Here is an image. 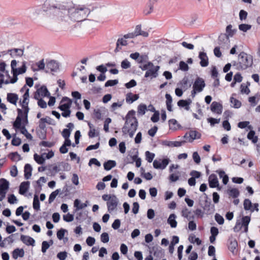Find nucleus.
<instances>
[{
    "instance_id": "nucleus-60",
    "label": "nucleus",
    "mask_w": 260,
    "mask_h": 260,
    "mask_svg": "<svg viewBox=\"0 0 260 260\" xmlns=\"http://www.w3.org/2000/svg\"><path fill=\"white\" fill-rule=\"evenodd\" d=\"M67 232V230L61 229L57 232V237L58 239L62 240L64 236L65 232Z\"/></svg>"
},
{
    "instance_id": "nucleus-35",
    "label": "nucleus",
    "mask_w": 260,
    "mask_h": 260,
    "mask_svg": "<svg viewBox=\"0 0 260 260\" xmlns=\"http://www.w3.org/2000/svg\"><path fill=\"white\" fill-rule=\"evenodd\" d=\"M166 99V105L167 110L170 112L172 111V98L169 93H166L165 95Z\"/></svg>"
},
{
    "instance_id": "nucleus-16",
    "label": "nucleus",
    "mask_w": 260,
    "mask_h": 260,
    "mask_svg": "<svg viewBox=\"0 0 260 260\" xmlns=\"http://www.w3.org/2000/svg\"><path fill=\"white\" fill-rule=\"evenodd\" d=\"M159 69V67L158 66H154L153 64V66L150 67L149 69L146 71L145 77L147 78L151 77L152 78H156L158 76V71Z\"/></svg>"
},
{
    "instance_id": "nucleus-17",
    "label": "nucleus",
    "mask_w": 260,
    "mask_h": 260,
    "mask_svg": "<svg viewBox=\"0 0 260 260\" xmlns=\"http://www.w3.org/2000/svg\"><path fill=\"white\" fill-rule=\"evenodd\" d=\"M17 111L18 116L13 123V126L15 128L17 129H21L22 127L21 126L22 118L24 114L23 113L22 110L20 109H18Z\"/></svg>"
},
{
    "instance_id": "nucleus-27",
    "label": "nucleus",
    "mask_w": 260,
    "mask_h": 260,
    "mask_svg": "<svg viewBox=\"0 0 260 260\" xmlns=\"http://www.w3.org/2000/svg\"><path fill=\"white\" fill-rule=\"evenodd\" d=\"M191 103V100L188 99L187 100H180L178 103V106L181 107H185L186 110H189V105Z\"/></svg>"
},
{
    "instance_id": "nucleus-24",
    "label": "nucleus",
    "mask_w": 260,
    "mask_h": 260,
    "mask_svg": "<svg viewBox=\"0 0 260 260\" xmlns=\"http://www.w3.org/2000/svg\"><path fill=\"white\" fill-rule=\"evenodd\" d=\"M88 202L86 201L84 203H80V201L78 199H76L74 201V206L75 208V212H77V211L85 208L87 206Z\"/></svg>"
},
{
    "instance_id": "nucleus-56",
    "label": "nucleus",
    "mask_w": 260,
    "mask_h": 260,
    "mask_svg": "<svg viewBox=\"0 0 260 260\" xmlns=\"http://www.w3.org/2000/svg\"><path fill=\"white\" fill-rule=\"evenodd\" d=\"M101 241L103 243H107L109 241V235L107 233H103L101 236Z\"/></svg>"
},
{
    "instance_id": "nucleus-7",
    "label": "nucleus",
    "mask_w": 260,
    "mask_h": 260,
    "mask_svg": "<svg viewBox=\"0 0 260 260\" xmlns=\"http://www.w3.org/2000/svg\"><path fill=\"white\" fill-rule=\"evenodd\" d=\"M250 221V217L248 216H245L242 217V221H237L236 225L234 228V231L235 232H239L242 226L244 228V232L247 233L248 232V224Z\"/></svg>"
},
{
    "instance_id": "nucleus-28",
    "label": "nucleus",
    "mask_w": 260,
    "mask_h": 260,
    "mask_svg": "<svg viewBox=\"0 0 260 260\" xmlns=\"http://www.w3.org/2000/svg\"><path fill=\"white\" fill-rule=\"evenodd\" d=\"M127 38H125L124 36L122 38L118 39L117 43H116V48L115 50V52H118L120 49H121V47L120 46H126L127 44V41L126 40Z\"/></svg>"
},
{
    "instance_id": "nucleus-12",
    "label": "nucleus",
    "mask_w": 260,
    "mask_h": 260,
    "mask_svg": "<svg viewBox=\"0 0 260 260\" xmlns=\"http://www.w3.org/2000/svg\"><path fill=\"white\" fill-rule=\"evenodd\" d=\"M9 184V182L6 179H0V201H2L5 198Z\"/></svg>"
},
{
    "instance_id": "nucleus-30",
    "label": "nucleus",
    "mask_w": 260,
    "mask_h": 260,
    "mask_svg": "<svg viewBox=\"0 0 260 260\" xmlns=\"http://www.w3.org/2000/svg\"><path fill=\"white\" fill-rule=\"evenodd\" d=\"M7 98L8 102L15 105H16L18 100V95L15 93H8Z\"/></svg>"
},
{
    "instance_id": "nucleus-22",
    "label": "nucleus",
    "mask_w": 260,
    "mask_h": 260,
    "mask_svg": "<svg viewBox=\"0 0 260 260\" xmlns=\"http://www.w3.org/2000/svg\"><path fill=\"white\" fill-rule=\"evenodd\" d=\"M203 198L205 199L204 203L201 201L200 204L204 211L209 212L210 210L211 201H208V197L206 193L204 194Z\"/></svg>"
},
{
    "instance_id": "nucleus-62",
    "label": "nucleus",
    "mask_w": 260,
    "mask_h": 260,
    "mask_svg": "<svg viewBox=\"0 0 260 260\" xmlns=\"http://www.w3.org/2000/svg\"><path fill=\"white\" fill-rule=\"evenodd\" d=\"M179 69L182 71H186L188 70L189 68L186 63L181 61L179 63Z\"/></svg>"
},
{
    "instance_id": "nucleus-58",
    "label": "nucleus",
    "mask_w": 260,
    "mask_h": 260,
    "mask_svg": "<svg viewBox=\"0 0 260 260\" xmlns=\"http://www.w3.org/2000/svg\"><path fill=\"white\" fill-rule=\"evenodd\" d=\"M118 83V80H110L107 81L105 84V87L112 86L117 84Z\"/></svg>"
},
{
    "instance_id": "nucleus-1",
    "label": "nucleus",
    "mask_w": 260,
    "mask_h": 260,
    "mask_svg": "<svg viewBox=\"0 0 260 260\" xmlns=\"http://www.w3.org/2000/svg\"><path fill=\"white\" fill-rule=\"evenodd\" d=\"M72 3L69 0L58 1V9L55 10L56 15L68 22L82 21L88 15L91 18L98 19L101 15L96 10L90 12L87 8H75L72 7Z\"/></svg>"
},
{
    "instance_id": "nucleus-57",
    "label": "nucleus",
    "mask_w": 260,
    "mask_h": 260,
    "mask_svg": "<svg viewBox=\"0 0 260 260\" xmlns=\"http://www.w3.org/2000/svg\"><path fill=\"white\" fill-rule=\"evenodd\" d=\"M241 92L242 93L248 94L250 92V90L247 85L243 83L241 85Z\"/></svg>"
},
{
    "instance_id": "nucleus-8",
    "label": "nucleus",
    "mask_w": 260,
    "mask_h": 260,
    "mask_svg": "<svg viewBox=\"0 0 260 260\" xmlns=\"http://www.w3.org/2000/svg\"><path fill=\"white\" fill-rule=\"evenodd\" d=\"M59 69V63L54 59L46 60V73L57 72Z\"/></svg>"
},
{
    "instance_id": "nucleus-15",
    "label": "nucleus",
    "mask_w": 260,
    "mask_h": 260,
    "mask_svg": "<svg viewBox=\"0 0 260 260\" xmlns=\"http://www.w3.org/2000/svg\"><path fill=\"white\" fill-rule=\"evenodd\" d=\"M205 86L204 80L202 78L198 77L193 84L192 88L197 90L198 92H201L203 91Z\"/></svg>"
},
{
    "instance_id": "nucleus-11",
    "label": "nucleus",
    "mask_w": 260,
    "mask_h": 260,
    "mask_svg": "<svg viewBox=\"0 0 260 260\" xmlns=\"http://www.w3.org/2000/svg\"><path fill=\"white\" fill-rule=\"evenodd\" d=\"M142 36L144 37H147L148 36V33L146 31H143L141 29V27L139 25H137L136 27L135 31L131 33H128L126 35H124L125 38H134L138 36Z\"/></svg>"
},
{
    "instance_id": "nucleus-5",
    "label": "nucleus",
    "mask_w": 260,
    "mask_h": 260,
    "mask_svg": "<svg viewBox=\"0 0 260 260\" xmlns=\"http://www.w3.org/2000/svg\"><path fill=\"white\" fill-rule=\"evenodd\" d=\"M29 89L24 85L20 90L21 92H24L23 95L22 101H20L22 108L24 109V116L26 121H27V114L29 112V108H28V99H29Z\"/></svg>"
},
{
    "instance_id": "nucleus-6",
    "label": "nucleus",
    "mask_w": 260,
    "mask_h": 260,
    "mask_svg": "<svg viewBox=\"0 0 260 260\" xmlns=\"http://www.w3.org/2000/svg\"><path fill=\"white\" fill-rule=\"evenodd\" d=\"M72 104V100L67 97H64L61 100L58 108L62 111L61 115L63 117H69L70 116L71 113L70 108Z\"/></svg>"
},
{
    "instance_id": "nucleus-48",
    "label": "nucleus",
    "mask_w": 260,
    "mask_h": 260,
    "mask_svg": "<svg viewBox=\"0 0 260 260\" xmlns=\"http://www.w3.org/2000/svg\"><path fill=\"white\" fill-rule=\"evenodd\" d=\"M146 159L149 162H151L155 157V154L153 153L147 151L145 152Z\"/></svg>"
},
{
    "instance_id": "nucleus-50",
    "label": "nucleus",
    "mask_w": 260,
    "mask_h": 260,
    "mask_svg": "<svg viewBox=\"0 0 260 260\" xmlns=\"http://www.w3.org/2000/svg\"><path fill=\"white\" fill-rule=\"evenodd\" d=\"M146 110V106L144 104H141L138 106V113L140 115H144Z\"/></svg>"
},
{
    "instance_id": "nucleus-40",
    "label": "nucleus",
    "mask_w": 260,
    "mask_h": 260,
    "mask_svg": "<svg viewBox=\"0 0 260 260\" xmlns=\"http://www.w3.org/2000/svg\"><path fill=\"white\" fill-rule=\"evenodd\" d=\"M230 102L232 105V106L235 108H239L241 106V103L239 100L233 97H231Z\"/></svg>"
},
{
    "instance_id": "nucleus-29",
    "label": "nucleus",
    "mask_w": 260,
    "mask_h": 260,
    "mask_svg": "<svg viewBox=\"0 0 260 260\" xmlns=\"http://www.w3.org/2000/svg\"><path fill=\"white\" fill-rule=\"evenodd\" d=\"M243 206L244 209L246 211L249 210L251 212H253L254 211L253 205L249 199H246L244 200L243 202Z\"/></svg>"
},
{
    "instance_id": "nucleus-41",
    "label": "nucleus",
    "mask_w": 260,
    "mask_h": 260,
    "mask_svg": "<svg viewBox=\"0 0 260 260\" xmlns=\"http://www.w3.org/2000/svg\"><path fill=\"white\" fill-rule=\"evenodd\" d=\"M254 135H255L254 131H250L247 135V138L249 140H251L252 143H256L258 140V138H257V137L254 136Z\"/></svg>"
},
{
    "instance_id": "nucleus-47",
    "label": "nucleus",
    "mask_w": 260,
    "mask_h": 260,
    "mask_svg": "<svg viewBox=\"0 0 260 260\" xmlns=\"http://www.w3.org/2000/svg\"><path fill=\"white\" fill-rule=\"evenodd\" d=\"M251 25L247 24H241L239 25V29L243 32H246L250 29Z\"/></svg>"
},
{
    "instance_id": "nucleus-4",
    "label": "nucleus",
    "mask_w": 260,
    "mask_h": 260,
    "mask_svg": "<svg viewBox=\"0 0 260 260\" xmlns=\"http://www.w3.org/2000/svg\"><path fill=\"white\" fill-rule=\"evenodd\" d=\"M253 63L252 56L244 52H241L238 55L239 67L241 69H246L250 67Z\"/></svg>"
},
{
    "instance_id": "nucleus-33",
    "label": "nucleus",
    "mask_w": 260,
    "mask_h": 260,
    "mask_svg": "<svg viewBox=\"0 0 260 260\" xmlns=\"http://www.w3.org/2000/svg\"><path fill=\"white\" fill-rule=\"evenodd\" d=\"M138 99V94H133L132 93H127L126 96V101L129 104H132Z\"/></svg>"
},
{
    "instance_id": "nucleus-23",
    "label": "nucleus",
    "mask_w": 260,
    "mask_h": 260,
    "mask_svg": "<svg viewBox=\"0 0 260 260\" xmlns=\"http://www.w3.org/2000/svg\"><path fill=\"white\" fill-rule=\"evenodd\" d=\"M199 57L201 59L200 64L202 67H206L208 66L209 63L208 58L206 53L203 52H200Z\"/></svg>"
},
{
    "instance_id": "nucleus-39",
    "label": "nucleus",
    "mask_w": 260,
    "mask_h": 260,
    "mask_svg": "<svg viewBox=\"0 0 260 260\" xmlns=\"http://www.w3.org/2000/svg\"><path fill=\"white\" fill-rule=\"evenodd\" d=\"M228 193L233 198H237L239 196V191L237 188H231L228 190Z\"/></svg>"
},
{
    "instance_id": "nucleus-32",
    "label": "nucleus",
    "mask_w": 260,
    "mask_h": 260,
    "mask_svg": "<svg viewBox=\"0 0 260 260\" xmlns=\"http://www.w3.org/2000/svg\"><path fill=\"white\" fill-rule=\"evenodd\" d=\"M32 170V167L29 164H27L25 165L24 177L26 179H28L31 176Z\"/></svg>"
},
{
    "instance_id": "nucleus-61",
    "label": "nucleus",
    "mask_w": 260,
    "mask_h": 260,
    "mask_svg": "<svg viewBox=\"0 0 260 260\" xmlns=\"http://www.w3.org/2000/svg\"><path fill=\"white\" fill-rule=\"evenodd\" d=\"M121 66L122 69H127L131 67V63L127 59H124L121 62Z\"/></svg>"
},
{
    "instance_id": "nucleus-64",
    "label": "nucleus",
    "mask_w": 260,
    "mask_h": 260,
    "mask_svg": "<svg viewBox=\"0 0 260 260\" xmlns=\"http://www.w3.org/2000/svg\"><path fill=\"white\" fill-rule=\"evenodd\" d=\"M169 126L171 129H176L177 127L176 125L177 124V121L174 119H171L169 121Z\"/></svg>"
},
{
    "instance_id": "nucleus-55",
    "label": "nucleus",
    "mask_w": 260,
    "mask_h": 260,
    "mask_svg": "<svg viewBox=\"0 0 260 260\" xmlns=\"http://www.w3.org/2000/svg\"><path fill=\"white\" fill-rule=\"evenodd\" d=\"M207 121L210 123L211 126H213L215 124H217L220 122V119H216L214 118H209L207 119Z\"/></svg>"
},
{
    "instance_id": "nucleus-44",
    "label": "nucleus",
    "mask_w": 260,
    "mask_h": 260,
    "mask_svg": "<svg viewBox=\"0 0 260 260\" xmlns=\"http://www.w3.org/2000/svg\"><path fill=\"white\" fill-rule=\"evenodd\" d=\"M249 121H242L238 123V126L240 128H244L247 127L249 129H251L252 126L249 125Z\"/></svg>"
},
{
    "instance_id": "nucleus-59",
    "label": "nucleus",
    "mask_w": 260,
    "mask_h": 260,
    "mask_svg": "<svg viewBox=\"0 0 260 260\" xmlns=\"http://www.w3.org/2000/svg\"><path fill=\"white\" fill-rule=\"evenodd\" d=\"M63 219L66 222H71L74 220V215L70 213L63 216Z\"/></svg>"
},
{
    "instance_id": "nucleus-46",
    "label": "nucleus",
    "mask_w": 260,
    "mask_h": 260,
    "mask_svg": "<svg viewBox=\"0 0 260 260\" xmlns=\"http://www.w3.org/2000/svg\"><path fill=\"white\" fill-rule=\"evenodd\" d=\"M189 136L192 141L196 139H199L201 137L200 134L195 131H191L189 133Z\"/></svg>"
},
{
    "instance_id": "nucleus-43",
    "label": "nucleus",
    "mask_w": 260,
    "mask_h": 260,
    "mask_svg": "<svg viewBox=\"0 0 260 260\" xmlns=\"http://www.w3.org/2000/svg\"><path fill=\"white\" fill-rule=\"evenodd\" d=\"M34 159L39 164H43L45 162V158L43 155H39L37 153H35L34 155Z\"/></svg>"
},
{
    "instance_id": "nucleus-21",
    "label": "nucleus",
    "mask_w": 260,
    "mask_h": 260,
    "mask_svg": "<svg viewBox=\"0 0 260 260\" xmlns=\"http://www.w3.org/2000/svg\"><path fill=\"white\" fill-rule=\"evenodd\" d=\"M209 186L211 188H215L218 187L219 182L215 174H211L209 176Z\"/></svg>"
},
{
    "instance_id": "nucleus-14",
    "label": "nucleus",
    "mask_w": 260,
    "mask_h": 260,
    "mask_svg": "<svg viewBox=\"0 0 260 260\" xmlns=\"http://www.w3.org/2000/svg\"><path fill=\"white\" fill-rule=\"evenodd\" d=\"M118 204V199L116 196L113 195L112 196V198L110 201H108L107 202L108 210L110 213H111L113 211L116 209L117 206Z\"/></svg>"
},
{
    "instance_id": "nucleus-25",
    "label": "nucleus",
    "mask_w": 260,
    "mask_h": 260,
    "mask_svg": "<svg viewBox=\"0 0 260 260\" xmlns=\"http://www.w3.org/2000/svg\"><path fill=\"white\" fill-rule=\"evenodd\" d=\"M30 183L29 181L23 182L19 187V192L21 194H25L28 190Z\"/></svg>"
},
{
    "instance_id": "nucleus-51",
    "label": "nucleus",
    "mask_w": 260,
    "mask_h": 260,
    "mask_svg": "<svg viewBox=\"0 0 260 260\" xmlns=\"http://www.w3.org/2000/svg\"><path fill=\"white\" fill-rule=\"evenodd\" d=\"M9 156L13 160H19L20 159V155L17 152L10 153Z\"/></svg>"
},
{
    "instance_id": "nucleus-54",
    "label": "nucleus",
    "mask_w": 260,
    "mask_h": 260,
    "mask_svg": "<svg viewBox=\"0 0 260 260\" xmlns=\"http://www.w3.org/2000/svg\"><path fill=\"white\" fill-rule=\"evenodd\" d=\"M215 219L219 224H223L224 223V218L222 216L218 213H216L215 215Z\"/></svg>"
},
{
    "instance_id": "nucleus-34",
    "label": "nucleus",
    "mask_w": 260,
    "mask_h": 260,
    "mask_svg": "<svg viewBox=\"0 0 260 260\" xmlns=\"http://www.w3.org/2000/svg\"><path fill=\"white\" fill-rule=\"evenodd\" d=\"M116 165V162L115 160H109L104 164V169L109 171L115 167Z\"/></svg>"
},
{
    "instance_id": "nucleus-37",
    "label": "nucleus",
    "mask_w": 260,
    "mask_h": 260,
    "mask_svg": "<svg viewBox=\"0 0 260 260\" xmlns=\"http://www.w3.org/2000/svg\"><path fill=\"white\" fill-rule=\"evenodd\" d=\"M38 68L34 69V71L46 70V61L45 62L44 59H42L36 63Z\"/></svg>"
},
{
    "instance_id": "nucleus-13",
    "label": "nucleus",
    "mask_w": 260,
    "mask_h": 260,
    "mask_svg": "<svg viewBox=\"0 0 260 260\" xmlns=\"http://www.w3.org/2000/svg\"><path fill=\"white\" fill-rule=\"evenodd\" d=\"M170 162L169 158H165L162 160H154L153 162V167L156 169H165Z\"/></svg>"
},
{
    "instance_id": "nucleus-45",
    "label": "nucleus",
    "mask_w": 260,
    "mask_h": 260,
    "mask_svg": "<svg viewBox=\"0 0 260 260\" xmlns=\"http://www.w3.org/2000/svg\"><path fill=\"white\" fill-rule=\"evenodd\" d=\"M20 131L21 133L23 134L27 139L30 140L32 139V136L28 132L27 130L26 129L24 126L21 127Z\"/></svg>"
},
{
    "instance_id": "nucleus-38",
    "label": "nucleus",
    "mask_w": 260,
    "mask_h": 260,
    "mask_svg": "<svg viewBox=\"0 0 260 260\" xmlns=\"http://www.w3.org/2000/svg\"><path fill=\"white\" fill-rule=\"evenodd\" d=\"M233 26L231 24L228 25L226 27V33L225 34L228 36V37H232L234 34L236 33L237 30L235 29H232Z\"/></svg>"
},
{
    "instance_id": "nucleus-10",
    "label": "nucleus",
    "mask_w": 260,
    "mask_h": 260,
    "mask_svg": "<svg viewBox=\"0 0 260 260\" xmlns=\"http://www.w3.org/2000/svg\"><path fill=\"white\" fill-rule=\"evenodd\" d=\"M50 94L46 86H42L38 88L34 94V99L38 100L40 98L44 97H49Z\"/></svg>"
},
{
    "instance_id": "nucleus-9",
    "label": "nucleus",
    "mask_w": 260,
    "mask_h": 260,
    "mask_svg": "<svg viewBox=\"0 0 260 260\" xmlns=\"http://www.w3.org/2000/svg\"><path fill=\"white\" fill-rule=\"evenodd\" d=\"M17 61L16 60H13L11 61V66L13 73V76H17L19 74L24 73L26 71V62L23 61L22 66L18 69L16 68Z\"/></svg>"
},
{
    "instance_id": "nucleus-20",
    "label": "nucleus",
    "mask_w": 260,
    "mask_h": 260,
    "mask_svg": "<svg viewBox=\"0 0 260 260\" xmlns=\"http://www.w3.org/2000/svg\"><path fill=\"white\" fill-rule=\"evenodd\" d=\"M23 50L21 49L14 48L8 50V53L10 54L12 58L21 57L23 54Z\"/></svg>"
},
{
    "instance_id": "nucleus-36",
    "label": "nucleus",
    "mask_w": 260,
    "mask_h": 260,
    "mask_svg": "<svg viewBox=\"0 0 260 260\" xmlns=\"http://www.w3.org/2000/svg\"><path fill=\"white\" fill-rule=\"evenodd\" d=\"M24 254V250L22 249L16 248L13 251L12 256L14 259H17L18 256L23 257Z\"/></svg>"
},
{
    "instance_id": "nucleus-26",
    "label": "nucleus",
    "mask_w": 260,
    "mask_h": 260,
    "mask_svg": "<svg viewBox=\"0 0 260 260\" xmlns=\"http://www.w3.org/2000/svg\"><path fill=\"white\" fill-rule=\"evenodd\" d=\"M21 240L27 245L34 246L35 243V240L28 236L21 235Z\"/></svg>"
},
{
    "instance_id": "nucleus-18",
    "label": "nucleus",
    "mask_w": 260,
    "mask_h": 260,
    "mask_svg": "<svg viewBox=\"0 0 260 260\" xmlns=\"http://www.w3.org/2000/svg\"><path fill=\"white\" fill-rule=\"evenodd\" d=\"M222 105L217 102H213L211 104V110L212 112L217 114H221L222 113Z\"/></svg>"
},
{
    "instance_id": "nucleus-3",
    "label": "nucleus",
    "mask_w": 260,
    "mask_h": 260,
    "mask_svg": "<svg viewBox=\"0 0 260 260\" xmlns=\"http://www.w3.org/2000/svg\"><path fill=\"white\" fill-rule=\"evenodd\" d=\"M135 111H129L125 117V122L122 128L124 134H128L131 138H133L138 126V122L136 118Z\"/></svg>"
},
{
    "instance_id": "nucleus-2",
    "label": "nucleus",
    "mask_w": 260,
    "mask_h": 260,
    "mask_svg": "<svg viewBox=\"0 0 260 260\" xmlns=\"http://www.w3.org/2000/svg\"><path fill=\"white\" fill-rule=\"evenodd\" d=\"M55 9H58V1L57 0H46L42 7L30 10L29 16L32 19H37L44 15H49L51 13L56 14Z\"/></svg>"
},
{
    "instance_id": "nucleus-19",
    "label": "nucleus",
    "mask_w": 260,
    "mask_h": 260,
    "mask_svg": "<svg viewBox=\"0 0 260 260\" xmlns=\"http://www.w3.org/2000/svg\"><path fill=\"white\" fill-rule=\"evenodd\" d=\"M218 41L219 45L221 46L227 45L229 46L230 45L229 37L225 34H220L218 37Z\"/></svg>"
},
{
    "instance_id": "nucleus-52",
    "label": "nucleus",
    "mask_w": 260,
    "mask_h": 260,
    "mask_svg": "<svg viewBox=\"0 0 260 260\" xmlns=\"http://www.w3.org/2000/svg\"><path fill=\"white\" fill-rule=\"evenodd\" d=\"M190 213V211L188 210V209L186 208L183 209L182 211V215L184 217L187 218L188 220H190L191 217L189 216Z\"/></svg>"
},
{
    "instance_id": "nucleus-49",
    "label": "nucleus",
    "mask_w": 260,
    "mask_h": 260,
    "mask_svg": "<svg viewBox=\"0 0 260 260\" xmlns=\"http://www.w3.org/2000/svg\"><path fill=\"white\" fill-rule=\"evenodd\" d=\"M184 142L180 141H169L167 142V145L170 147H180Z\"/></svg>"
},
{
    "instance_id": "nucleus-31",
    "label": "nucleus",
    "mask_w": 260,
    "mask_h": 260,
    "mask_svg": "<svg viewBox=\"0 0 260 260\" xmlns=\"http://www.w3.org/2000/svg\"><path fill=\"white\" fill-rule=\"evenodd\" d=\"M176 218V216L175 214H171L168 219V223L172 228H175L177 226V222L175 219Z\"/></svg>"
},
{
    "instance_id": "nucleus-63",
    "label": "nucleus",
    "mask_w": 260,
    "mask_h": 260,
    "mask_svg": "<svg viewBox=\"0 0 260 260\" xmlns=\"http://www.w3.org/2000/svg\"><path fill=\"white\" fill-rule=\"evenodd\" d=\"M153 66V63L151 62H148L147 63L143 64V65H140L139 66V68L143 71L144 70H148V69L150 68V67Z\"/></svg>"
},
{
    "instance_id": "nucleus-53",
    "label": "nucleus",
    "mask_w": 260,
    "mask_h": 260,
    "mask_svg": "<svg viewBox=\"0 0 260 260\" xmlns=\"http://www.w3.org/2000/svg\"><path fill=\"white\" fill-rule=\"evenodd\" d=\"M58 193H59V190L56 189V190L52 192L50 194V195L49 196V203H51L54 200V199H55L56 197L58 194Z\"/></svg>"
},
{
    "instance_id": "nucleus-42",
    "label": "nucleus",
    "mask_w": 260,
    "mask_h": 260,
    "mask_svg": "<svg viewBox=\"0 0 260 260\" xmlns=\"http://www.w3.org/2000/svg\"><path fill=\"white\" fill-rule=\"evenodd\" d=\"M33 208L36 210H40V202L37 195H35L33 201Z\"/></svg>"
}]
</instances>
